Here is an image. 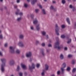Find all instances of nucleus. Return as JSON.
Instances as JSON below:
<instances>
[{"instance_id": "nucleus-43", "label": "nucleus", "mask_w": 76, "mask_h": 76, "mask_svg": "<svg viewBox=\"0 0 76 76\" xmlns=\"http://www.w3.org/2000/svg\"><path fill=\"white\" fill-rule=\"evenodd\" d=\"M75 61L73 60L72 61V64H75Z\"/></svg>"}, {"instance_id": "nucleus-16", "label": "nucleus", "mask_w": 76, "mask_h": 76, "mask_svg": "<svg viewBox=\"0 0 76 76\" xmlns=\"http://www.w3.org/2000/svg\"><path fill=\"white\" fill-rule=\"evenodd\" d=\"M50 9H52V10H53L54 11L56 12V11H57V9L54 8V7L53 6H51L50 7Z\"/></svg>"}, {"instance_id": "nucleus-1", "label": "nucleus", "mask_w": 76, "mask_h": 76, "mask_svg": "<svg viewBox=\"0 0 76 76\" xmlns=\"http://www.w3.org/2000/svg\"><path fill=\"white\" fill-rule=\"evenodd\" d=\"M0 60L2 63L1 65V70L2 72L3 73L5 71L4 67L6 66V59L5 58H1Z\"/></svg>"}, {"instance_id": "nucleus-48", "label": "nucleus", "mask_w": 76, "mask_h": 76, "mask_svg": "<svg viewBox=\"0 0 76 76\" xmlns=\"http://www.w3.org/2000/svg\"><path fill=\"white\" fill-rule=\"evenodd\" d=\"M0 56H3V54H2V52H1L0 51Z\"/></svg>"}, {"instance_id": "nucleus-32", "label": "nucleus", "mask_w": 76, "mask_h": 76, "mask_svg": "<svg viewBox=\"0 0 76 76\" xmlns=\"http://www.w3.org/2000/svg\"><path fill=\"white\" fill-rule=\"evenodd\" d=\"M16 52L18 54H19V53H20V51L18 50H16Z\"/></svg>"}, {"instance_id": "nucleus-51", "label": "nucleus", "mask_w": 76, "mask_h": 76, "mask_svg": "<svg viewBox=\"0 0 76 76\" xmlns=\"http://www.w3.org/2000/svg\"><path fill=\"white\" fill-rule=\"evenodd\" d=\"M17 2L18 3H19L20 2V0H17Z\"/></svg>"}, {"instance_id": "nucleus-41", "label": "nucleus", "mask_w": 76, "mask_h": 76, "mask_svg": "<svg viewBox=\"0 0 76 76\" xmlns=\"http://www.w3.org/2000/svg\"><path fill=\"white\" fill-rule=\"evenodd\" d=\"M48 47H52V45L51 44H49L48 45Z\"/></svg>"}, {"instance_id": "nucleus-58", "label": "nucleus", "mask_w": 76, "mask_h": 76, "mask_svg": "<svg viewBox=\"0 0 76 76\" xmlns=\"http://www.w3.org/2000/svg\"><path fill=\"white\" fill-rule=\"evenodd\" d=\"M24 74L25 75H27V73L25 72Z\"/></svg>"}, {"instance_id": "nucleus-55", "label": "nucleus", "mask_w": 76, "mask_h": 76, "mask_svg": "<svg viewBox=\"0 0 76 76\" xmlns=\"http://www.w3.org/2000/svg\"><path fill=\"white\" fill-rule=\"evenodd\" d=\"M46 37L47 39H48V35H46Z\"/></svg>"}, {"instance_id": "nucleus-2", "label": "nucleus", "mask_w": 76, "mask_h": 76, "mask_svg": "<svg viewBox=\"0 0 76 76\" xmlns=\"http://www.w3.org/2000/svg\"><path fill=\"white\" fill-rule=\"evenodd\" d=\"M59 45H60V43L58 41L56 42H55V45L54 46L55 48H58V50H60L61 48H63V45H61L60 46H59Z\"/></svg>"}, {"instance_id": "nucleus-56", "label": "nucleus", "mask_w": 76, "mask_h": 76, "mask_svg": "<svg viewBox=\"0 0 76 76\" xmlns=\"http://www.w3.org/2000/svg\"><path fill=\"white\" fill-rule=\"evenodd\" d=\"M75 26H76V22H75L74 24Z\"/></svg>"}, {"instance_id": "nucleus-62", "label": "nucleus", "mask_w": 76, "mask_h": 76, "mask_svg": "<svg viewBox=\"0 0 76 76\" xmlns=\"http://www.w3.org/2000/svg\"><path fill=\"white\" fill-rule=\"evenodd\" d=\"M51 76H55V75H52Z\"/></svg>"}, {"instance_id": "nucleus-26", "label": "nucleus", "mask_w": 76, "mask_h": 76, "mask_svg": "<svg viewBox=\"0 0 76 76\" xmlns=\"http://www.w3.org/2000/svg\"><path fill=\"white\" fill-rule=\"evenodd\" d=\"M76 71V68H74L72 71V73H74V72H75Z\"/></svg>"}, {"instance_id": "nucleus-5", "label": "nucleus", "mask_w": 76, "mask_h": 76, "mask_svg": "<svg viewBox=\"0 0 76 76\" xmlns=\"http://www.w3.org/2000/svg\"><path fill=\"white\" fill-rule=\"evenodd\" d=\"M15 64V61L14 59H11L9 62V64L10 66H13Z\"/></svg>"}, {"instance_id": "nucleus-23", "label": "nucleus", "mask_w": 76, "mask_h": 76, "mask_svg": "<svg viewBox=\"0 0 76 76\" xmlns=\"http://www.w3.org/2000/svg\"><path fill=\"white\" fill-rule=\"evenodd\" d=\"M61 2L63 4H65V3H66V1H65V0H62Z\"/></svg>"}, {"instance_id": "nucleus-8", "label": "nucleus", "mask_w": 76, "mask_h": 76, "mask_svg": "<svg viewBox=\"0 0 76 76\" xmlns=\"http://www.w3.org/2000/svg\"><path fill=\"white\" fill-rule=\"evenodd\" d=\"M35 69V64L32 63V66H30V65H29V69L32 72V69Z\"/></svg>"}, {"instance_id": "nucleus-57", "label": "nucleus", "mask_w": 76, "mask_h": 76, "mask_svg": "<svg viewBox=\"0 0 76 76\" xmlns=\"http://www.w3.org/2000/svg\"><path fill=\"white\" fill-rule=\"evenodd\" d=\"M32 60L31 59V58H30V62H31L32 61Z\"/></svg>"}, {"instance_id": "nucleus-37", "label": "nucleus", "mask_w": 76, "mask_h": 76, "mask_svg": "<svg viewBox=\"0 0 76 76\" xmlns=\"http://www.w3.org/2000/svg\"><path fill=\"white\" fill-rule=\"evenodd\" d=\"M72 57V55H69L68 56V58H71Z\"/></svg>"}, {"instance_id": "nucleus-19", "label": "nucleus", "mask_w": 76, "mask_h": 76, "mask_svg": "<svg viewBox=\"0 0 76 76\" xmlns=\"http://www.w3.org/2000/svg\"><path fill=\"white\" fill-rule=\"evenodd\" d=\"M41 53L43 56H45V53H44V51L43 50H41Z\"/></svg>"}, {"instance_id": "nucleus-33", "label": "nucleus", "mask_w": 76, "mask_h": 76, "mask_svg": "<svg viewBox=\"0 0 76 76\" xmlns=\"http://www.w3.org/2000/svg\"><path fill=\"white\" fill-rule=\"evenodd\" d=\"M35 12L36 13H38L39 12V10L38 9H36L35 10Z\"/></svg>"}, {"instance_id": "nucleus-22", "label": "nucleus", "mask_w": 76, "mask_h": 76, "mask_svg": "<svg viewBox=\"0 0 76 76\" xmlns=\"http://www.w3.org/2000/svg\"><path fill=\"white\" fill-rule=\"evenodd\" d=\"M42 34L43 36H45V34H46V32H45V31H43L42 32Z\"/></svg>"}, {"instance_id": "nucleus-34", "label": "nucleus", "mask_w": 76, "mask_h": 76, "mask_svg": "<svg viewBox=\"0 0 76 76\" xmlns=\"http://www.w3.org/2000/svg\"><path fill=\"white\" fill-rule=\"evenodd\" d=\"M40 65L39 64H37V65L36 67H37V68H39V67Z\"/></svg>"}, {"instance_id": "nucleus-10", "label": "nucleus", "mask_w": 76, "mask_h": 76, "mask_svg": "<svg viewBox=\"0 0 76 76\" xmlns=\"http://www.w3.org/2000/svg\"><path fill=\"white\" fill-rule=\"evenodd\" d=\"M31 56H32V53L31 52H29L26 54V56L27 57H31Z\"/></svg>"}, {"instance_id": "nucleus-42", "label": "nucleus", "mask_w": 76, "mask_h": 76, "mask_svg": "<svg viewBox=\"0 0 76 76\" xmlns=\"http://www.w3.org/2000/svg\"><path fill=\"white\" fill-rule=\"evenodd\" d=\"M39 42L37 41V40H36V44H39Z\"/></svg>"}, {"instance_id": "nucleus-36", "label": "nucleus", "mask_w": 76, "mask_h": 76, "mask_svg": "<svg viewBox=\"0 0 76 76\" xmlns=\"http://www.w3.org/2000/svg\"><path fill=\"white\" fill-rule=\"evenodd\" d=\"M66 70L67 71H69L70 70V67H68L66 69Z\"/></svg>"}, {"instance_id": "nucleus-35", "label": "nucleus", "mask_w": 76, "mask_h": 76, "mask_svg": "<svg viewBox=\"0 0 76 76\" xmlns=\"http://www.w3.org/2000/svg\"><path fill=\"white\" fill-rule=\"evenodd\" d=\"M23 74L21 72H20L19 73V75L20 76H22Z\"/></svg>"}, {"instance_id": "nucleus-25", "label": "nucleus", "mask_w": 76, "mask_h": 76, "mask_svg": "<svg viewBox=\"0 0 76 76\" xmlns=\"http://www.w3.org/2000/svg\"><path fill=\"white\" fill-rule=\"evenodd\" d=\"M42 12L43 13L44 15H45V14H46V12H45V10L44 9H43L42 10Z\"/></svg>"}, {"instance_id": "nucleus-49", "label": "nucleus", "mask_w": 76, "mask_h": 76, "mask_svg": "<svg viewBox=\"0 0 76 76\" xmlns=\"http://www.w3.org/2000/svg\"><path fill=\"white\" fill-rule=\"evenodd\" d=\"M4 47H7V43H6L5 45H4Z\"/></svg>"}, {"instance_id": "nucleus-24", "label": "nucleus", "mask_w": 76, "mask_h": 76, "mask_svg": "<svg viewBox=\"0 0 76 76\" xmlns=\"http://www.w3.org/2000/svg\"><path fill=\"white\" fill-rule=\"evenodd\" d=\"M19 70H20V67L19 66H17V71H19Z\"/></svg>"}, {"instance_id": "nucleus-7", "label": "nucleus", "mask_w": 76, "mask_h": 76, "mask_svg": "<svg viewBox=\"0 0 76 76\" xmlns=\"http://www.w3.org/2000/svg\"><path fill=\"white\" fill-rule=\"evenodd\" d=\"M15 48L13 47H10V51L11 53H15Z\"/></svg>"}, {"instance_id": "nucleus-14", "label": "nucleus", "mask_w": 76, "mask_h": 76, "mask_svg": "<svg viewBox=\"0 0 76 76\" xmlns=\"http://www.w3.org/2000/svg\"><path fill=\"white\" fill-rule=\"evenodd\" d=\"M66 20L67 23H68L69 24V25H70V19H69V18H67L66 19Z\"/></svg>"}, {"instance_id": "nucleus-3", "label": "nucleus", "mask_w": 76, "mask_h": 76, "mask_svg": "<svg viewBox=\"0 0 76 76\" xmlns=\"http://www.w3.org/2000/svg\"><path fill=\"white\" fill-rule=\"evenodd\" d=\"M66 66V63H63L62 66V67L61 68L62 74H63V73H64V68H65Z\"/></svg>"}, {"instance_id": "nucleus-38", "label": "nucleus", "mask_w": 76, "mask_h": 76, "mask_svg": "<svg viewBox=\"0 0 76 76\" xmlns=\"http://www.w3.org/2000/svg\"><path fill=\"white\" fill-rule=\"evenodd\" d=\"M24 6L25 7H28V5L26 4H24Z\"/></svg>"}, {"instance_id": "nucleus-15", "label": "nucleus", "mask_w": 76, "mask_h": 76, "mask_svg": "<svg viewBox=\"0 0 76 76\" xmlns=\"http://www.w3.org/2000/svg\"><path fill=\"white\" fill-rule=\"evenodd\" d=\"M49 67V66H48V65L47 64H45V69L46 70H48V68Z\"/></svg>"}, {"instance_id": "nucleus-40", "label": "nucleus", "mask_w": 76, "mask_h": 76, "mask_svg": "<svg viewBox=\"0 0 76 76\" xmlns=\"http://www.w3.org/2000/svg\"><path fill=\"white\" fill-rule=\"evenodd\" d=\"M38 6L40 8V9H42V6L40 4H38Z\"/></svg>"}, {"instance_id": "nucleus-27", "label": "nucleus", "mask_w": 76, "mask_h": 76, "mask_svg": "<svg viewBox=\"0 0 76 76\" xmlns=\"http://www.w3.org/2000/svg\"><path fill=\"white\" fill-rule=\"evenodd\" d=\"M65 25H62L61 26V28H62V29H64V28H65Z\"/></svg>"}, {"instance_id": "nucleus-59", "label": "nucleus", "mask_w": 76, "mask_h": 76, "mask_svg": "<svg viewBox=\"0 0 76 76\" xmlns=\"http://www.w3.org/2000/svg\"><path fill=\"white\" fill-rule=\"evenodd\" d=\"M27 1H28V2H29L30 1V0H27Z\"/></svg>"}, {"instance_id": "nucleus-13", "label": "nucleus", "mask_w": 76, "mask_h": 76, "mask_svg": "<svg viewBox=\"0 0 76 76\" xmlns=\"http://www.w3.org/2000/svg\"><path fill=\"white\" fill-rule=\"evenodd\" d=\"M60 58L61 60H63L64 58V55L62 54H61L60 56Z\"/></svg>"}, {"instance_id": "nucleus-39", "label": "nucleus", "mask_w": 76, "mask_h": 76, "mask_svg": "<svg viewBox=\"0 0 76 76\" xmlns=\"http://www.w3.org/2000/svg\"><path fill=\"white\" fill-rule=\"evenodd\" d=\"M45 43H43L42 44V47H45Z\"/></svg>"}, {"instance_id": "nucleus-4", "label": "nucleus", "mask_w": 76, "mask_h": 76, "mask_svg": "<svg viewBox=\"0 0 76 76\" xmlns=\"http://www.w3.org/2000/svg\"><path fill=\"white\" fill-rule=\"evenodd\" d=\"M60 29V27L58 26L57 24H56V28L55 32L57 35H59V33H58V31Z\"/></svg>"}, {"instance_id": "nucleus-60", "label": "nucleus", "mask_w": 76, "mask_h": 76, "mask_svg": "<svg viewBox=\"0 0 76 76\" xmlns=\"http://www.w3.org/2000/svg\"><path fill=\"white\" fill-rule=\"evenodd\" d=\"M4 8L5 9H7V7H5Z\"/></svg>"}, {"instance_id": "nucleus-30", "label": "nucleus", "mask_w": 76, "mask_h": 76, "mask_svg": "<svg viewBox=\"0 0 76 76\" xmlns=\"http://www.w3.org/2000/svg\"><path fill=\"white\" fill-rule=\"evenodd\" d=\"M31 17L32 19H33V18H34V15L33 14H31Z\"/></svg>"}, {"instance_id": "nucleus-20", "label": "nucleus", "mask_w": 76, "mask_h": 76, "mask_svg": "<svg viewBox=\"0 0 76 76\" xmlns=\"http://www.w3.org/2000/svg\"><path fill=\"white\" fill-rule=\"evenodd\" d=\"M22 17H20V18H18L17 19V21H18V22H20V20H22Z\"/></svg>"}, {"instance_id": "nucleus-17", "label": "nucleus", "mask_w": 76, "mask_h": 76, "mask_svg": "<svg viewBox=\"0 0 76 76\" xmlns=\"http://www.w3.org/2000/svg\"><path fill=\"white\" fill-rule=\"evenodd\" d=\"M21 66L23 69H26V66H25V65L24 64H21Z\"/></svg>"}, {"instance_id": "nucleus-11", "label": "nucleus", "mask_w": 76, "mask_h": 76, "mask_svg": "<svg viewBox=\"0 0 76 76\" xmlns=\"http://www.w3.org/2000/svg\"><path fill=\"white\" fill-rule=\"evenodd\" d=\"M33 23L35 25H37L38 23V20L37 18H35V20L33 21Z\"/></svg>"}, {"instance_id": "nucleus-9", "label": "nucleus", "mask_w": 76, "mask_h": 76, "mask_svg": "<svg viewBox=\"0 0 76 76\" xmlns=\"http://www.w3.org/2000/svg\"><path fill=\"white\" fill-rule=\"evenodd\" d=\"M18 45L20 47H24L25 46L24 44H23V43L21 41H20L19 42Z\"/></svg>"}, {"instance_id": "nucleus-52", "label": "nucleus", "mask_w": 76, "mask_h": 76, "mask_svg": "<svg viewBox=\"0 0 76 76\" xmlns=\"http://www.w3.org/2000/svg\"><path fill=\"white\" fill-rule=\"evenodd\" d=\"M42 76L44 75V72H42Z\"/></svg>"}, {"instance_id": "nucleus-50", "label": "nucleus", "mask_w": 76, "mask_h": 76, "mask_svg": "<svg viewBox=\"0 0 76 76\" xmlns=\"http://www.w3.org/2000/svg\"><path fill=\"white\" fill-rule=\"evenodd\" d=\"M72 8L73 11L74 12L75 10V7H73Z\"/></svg>"}, {"instance_id": "nucleus-21", "label": "nucleus", "mask_w": 76, "mask_h": 76, "mask_svg": "<svg viewBox=\"0 0 76 76\" xmlns=\"http://www.w3.org/2000/svg\"><path fill=\"white\" fill-rule=\"evenodd\" d=\"M23 37H24V36L23 35H20V39H23Z\"/></svg>"}, {"instance_id": "nucleus-61", "label": "nucleus", "mask_w": 76, "mask_h": 76, "mask_svg": "<svg viewBox=\"0 0 76 76\" xmlns=\"http://www.w3.org/2000/svg\"><path fill=\"white\" fill-rule=\"evenodd\" d=\"M53 3H56V2H55V1H53Z\"/></svg>"}, {"instance_id": "nucleus-46", "label": "nucleus", "mask_w": 76, "mask_h": 76, "mask_svg": "<svg viewBox=\"0 0 76 76\" xmlns=\"http://www.w3.org/2000/svg\"><path fill=\"white\" fill-rule=\"evenodd\" d=\"M46 52H47V53H49V52H50V50H48V49H47Z\"/></svg>"}, {"instance_id": "nucleus-45", "label": "nucleus", "mask_w": 76, "mask_h": 76, "mask_svg": "<svg viewBox=\"0 0 76 76\" xmlns=\"http://www.w3.org/2000/svg\"><path fill=\"white\" fill-rule=\"evenodd\" d=\"M60 71H58L57 72V75H60Z\"/></svg>"}, {"instance_id": "nucleus-44", "label": "nucleus", "mask_w": 76, "mask_h": 76, "mask_svg": "<svg viewBox=\"0 0 76 76\" xmlns=\"http://www.w3.org/2000/svg\"><path fill=\"white\" fill-rule=\"evenodd\" d=\"M31 30H34V27H33V26H32L31 27Z\"/></svg>"}, {"instance_id": "nucleus-64", "label": "nucleus", "mask_w": 76, "mask_h": 76, "mask_svg": "<svg viewBox=\"0 0 76 76\" xmlns=\"http://www.w3.org/2000/svg\"><path fill=\"white\" fill-rule=\"evenodd\" d=\"M44 1H45V2H46V1H47V0H44Z\"/></svg>"}, {"instance_id": "nucleus-63", "label": "nucleus", "mask_w": 76, "mask_h": 76, "mask_svg": "<svg viewBox=\"0 0 76 76\" xmlns=\"http://www.w3.org/2000/svg\"><path fill=\"white\" fill-rule=\"evenodd\" d=\"M76 26H75V27H74V28L76 29Z\"/></svg>"}, {"instance_id": "nucleus-53", "label": "nucleus", "mask_w": 76, "mask_h": 76, "mask_svg": "<svg viewBox=\"0 0 76 76\" xmlns=\"http://www.w3.org/2000/svg\"><path fill=\"white\" fill-rule=\"evenodd\" d=\"M17 7L18 6H17V5H14V7L15 9H16V8H17Z\"/></svg>"}, {"instance_id": "nucleus-47", "label": "nucleus", "mask_w": 76, "mask_h": 76, "mask_svg": "<svg viewBox=\"0 0 76 76\" xmlns=\"http://www.w3.org/2000/svg\"><path fill=\"white\" fill-rule=\"evenodd\" d=\"M73 7V6H72V5H69V8H71V9H72Z\"/></svg>"}, {"instance_id": "nucleus-12", "label": "nucleus", "mask_w": 76, "mask_h": 76, "mask_svg": "<svg viewBox=\"0 0 76 76\" xmlns=\"http://www.w3.org/2000/svg\"><path fill=\"white\" fill-rule=\"evenodd\" d=\"M37 0H33L31 1V4H32V5H34V4H35V3H37Z\"/></svg>"}, {"instance_id": "nucleus-18", "label": "nucleus", "mask_w": 76, "mask_h": 76, "mask_svg": "<svg viewBox=\"0 0 76 76\" xmlns=\"http://www.w3.org/2000/svg\"><path fill=\"white\" fill-rule=\"evenodd\" d=\"M36 29L37 31H39L40 29L39 25H38L36 26Z\"/></svg>"}, {"instance_id": "nucleus-29", "label": "nucleus", "mask_w": 76, "mask_h": 76, "mask_svg": "<svg viewBox=\"0 0 76 76\" xmlns=\"http://www.w3.org/2000/svg\"><path fill=\"white\" fill-rule=\"evenodd\" d=\"M61 38H63L64 39V38L65 37V36L64 35H62L61 36Z\"/></svg>"}, {"instance_id": "nucleus-54", "label": "nucleus", "mask_w": 76, "mask_h": 76, "mask_svg": "<svg viewBox=\"0 0 76 76\" xmlns=\"http://www.w3.org/2000/svg\"><path fill=\"white\" fill-rule=\"evenodd\" d=\"M64 49L65 50H67V47H65Z\"/></svg>"}, {"instance_id": "nucleus-31", "label": "nucleus", "mask_w": 76, "mask_h": 76, "mask_svg": "<svg viewBox=\"0 0 76 76\" xmlns=\"http://www.w3.org/2000/svg\"><path fill=\"white\" fill-rule=\"evenodd\" d=\"M3 35L1 34L0 35V39H3Z\"/></svg>"}, {"instance_id": "nucleus-6", "label": "nucleus", "mask_w": 76, "mask_h": 76, "mask_svg": "<svg viewBox=\"0 0 76 76\" xmlns=\"http://www.w3.org/2000/svg\"><path fill=\"white\" fill-rule=\"evenodd\" d=\"M17 11L15 12L16 15H19L20 16H22V15H23V13L22 12L19 13V11H20L19 10L17 9Z\"/></svg>"}, {"instance_id": "nucleus-28", "label": "nucleus", "mask_w": 76, "mask_h": 76, "mask_svg": "<svg viewBox=\"0 0 76 76\" xmlns=\"http://www.w3.org/2000/svg\"><path fill=\"white\" fill-rule=\"evenodd\" d=\"M71 41L72 40L71 39H70L69 40H68V41L67 42V44H69V43H70V42H71Z\"/></svg>"}]
</instances>
